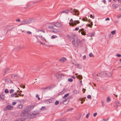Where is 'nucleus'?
<instances>
[{"label":"nucleus","mask_w":121,"mask_h":121,"mask_svg":"<svg viewBox=\"0 0 121 121\" xmlns=\"http://www.w3.org/2000/svg\"><path fill=\"white\" fill-rule=\"evenodd\" d=\"M17 77V75L16 74H13L11 76L12 78L13 79H14L15 78V77Z\"/></svg>","instance_id":"aec40b11"},{"label":"nucleus","mask_w":121,"mask_h":121,"mask_svg":"<svg viewBox=\"0 0 121 121\" xmlns=\"http://www.w3.org/2000/svg\"><path fill=\"white\" fill-rule=\"evenodd\" d=\"M116 32V31L115 30H114L112 31L111 32V33L112 35H113L115 34Z\"/></svg>","instance_id":"2f4dec72"},{"label":"nucleus","mask_w":121,"mask_h":121,"mask_svg":"<svg viewBox=\"0 0 121 121\" xmlns=\"http://www.w3.org/2000/svg\"><path fill=\"white\" fill-rule=\"evenodd\" d=\"M62 76H64V74H57L56 75V76L57 79L61 78H62Z\"/></svg>","instance_id":"9b49d317"},{"label":"nucleus","mask_w":121,"mask_h":121,"mask_svg":"<svg viewBox=\"0 0 121 121\" xmlns=\"http://www.w3.org/2000/svg\"><path fill=\"white\" fill-rule=\"evenodd\" d=\"M112 6L113 9H115L117 8L118 5L116 4H112Z\"/></svg>","instance_id":"ddd939ff"},{"label":"nucleus","mask_w":121,"mask_h":121,"mask_svg":"<svg viewBox=\"0 0 121 121\" xmlns=\"http://www.w3.org/2000/svg\"><path fill=\"white\" fill-rule=\"evenodd\" d=\"M93 25V22H91L90 23V24H88L87 25V26H88L89 27H90L91 28L92 27V26Z\"/></svg>","instance_id":"f3484780"},{"label":"nucleus","mask_w":121,"mask_h":121,"mask_svg":"<svg viewBox=\"0 0 121 121\" xmlns=\"http://www.w3.org/2000/svg\"><path fill=\"white\" fill-rule=\"evenodd\" d=\"M89 113L87 114L86 115V118H88L89 116Z\"/></svg>","instance_id":"de8ad7c7"},{"label":"nucleus","mask_w":121,"mask_h":121,"mask_svg":"<svg viewBox=\"0 0 121 121\" xmlns=\"http://www.w3.org/2000/svg\"><path fill=\"white\" fill-rule=\"evenodd\" d=\"M11 96L12 97H15V95H14V94H12V95H11Z\"/></svg>","instance_id":"79ce46f5"},{"label":"nucleus","mask_w":121,"mask_h":121,"mask_svg":"<svg viewBox=\"0 0 121 121\" xmlns=\"http://www.w3.org/2000/svg\"><path fill=\"white\" fill-rule=\"evenodd\" d=\"M6 108L9 110H11L13 109V107L11 105H8L6 107Z\"/></svg>","instance_id":"f8f14e48"},{"label":"nucleus","mask_w":121,"mask_h":121,"mask_svg":"<svg viewBox=\"0 0 121 121\" xmlns=\"http://www.w3.org/2000/svg\"><path fill=\"white\" fill-rule=\"evenodd\" d=\"M76 77H77V76H76ZM77 77L78 79H81L82 78V76L80 75H78L77 76Z\"/></svg>","instance_id":"a211bd4d"},{"label":"nucleus","mask_w":121,"mask_h":121,"mask_svg":"<svg viewBox=\"0 0 121 121\" xmlns=\"http://www.w3.org/2000/svg\"><path fill=\"white\" fill-rule=\"evenodd\" d=\"M45 108L44 107H41L40 109L42 110H44L45 109Z\"/></svg>","instance_id":"a18cd8bd"},{"label":"nucleus","mask_w":121,"mask_h":121,"mask_svg":"<svg viewBox=\"0 0 121 121\" xmlns=\"http://www.w3.org/2000/svg\"><path fill=\"white\" fill-rule=\"evenodd\" d=\"M47 101L49 103H52L53 101V100L51 99H49L47 100Z\"/></svg>","instance_id":"cd10ccee"},{"label":"nucleus","mask_w":121,"mask_h":121,"mask_svg":"<svg viewBox=\"0 0 121 121\" xmlns=\"http://www.w3.org/2000/svg\"><path fill=\"white\" fill-rule=\"evenodd\" d=\"M116 56L118 57H120L121 56V55L119 54H117L116 55Z\"/></svg>","instance_id":"37998d69"},{"label":"nucleus","mask_w":121,"mask_h":121,"mask_svg":"<svg viewBox=\"0 0 121 121\" xmlns=\"http://www.w3.org/2000/svg\"><path fill=\"white\" fill-rule=\"evenodd\" d=\"M66 60V59L65 57H63L62 58L60 59L59 61H65Z\"/></svg>","instance_id":"dca6fc26"},{"label":"nucleus","mask_w":121,"mask_h":121,"mask_svg":"<svg viewBox=\"0 0 121 121\" xmlns=\"http://www.w3.org/2000/svg\"><path fill=\"white\" fill-rule=\"evenodd\" d=\"M87 98L88 99H90L91 98V96L90 95H89L87 96Z\"/></svg>","instance_id":"4c0bfd02"},{"label":"nucleus","mask_w":121,"mask_h":121,"mask_svg":"<svg viewBox=\"0 0 121 121\" xmlns=\"http://www.w3.org/2000/svg\"><path fill=\"white\" fill-rule=\"evenodd\" d=\"M97 112H95L93 114V116L94 117H95L97 115Z\"/></svg>","instance_id":"49530a36"},{"label":"nucleus","mask_w":121,"mask_h":121,"mask_svg":"<svg viewBox=\"0 0 121 121\" xmlns=\"http://www.w3.org/2000/svg\"><path fill=\"white\" fill-rule=\"evenodd\" d=\"M80 85L81 86L82 85V81L81 80L80 81Z\"/></svg>","instance_id":"052dcab7"},{"label":"nucleus","mask_w":121,"mask_h":121,"mask_svg":"<svg viewBox=\"0 0 121 121\" xmlns=\"http://www.w3.org/2000/svg\"><path fill=\"white\" fill-rule=\"evenodd\" d=\"M68 9L69 12H70L73 15L78 16L79 14L78 11L75 9H73L72 8H69Z\"/></svg>","instance_id":"f03ea898"},{"label":"nucleus","mask_w":121,"mask_h":121,"mask_svg":"<svg viewBox=\"0 0 121 121\" xmlns=\"http://www.w3.org/2000/svg\"><path fill=\"white\" fill-rule=\"evenodd\" d=\"M42 39L43 41H44V40L45 41H46V40L44 38V37H43V38H42Z\"/></svg>","instance_id":"e2e57ef3"},{"label":"nucleus","mask_w":121,"mask_h":121,"mask_svg":"<svg viewBox=\"0 0 121 121\" xmlns=\"http://www.w3.org/2000/svg\"><path fill=\"white\" fill-rule=\"evenodd\" d=\"M28 112L29 111H28L25 110L23 112L21 113V115L23 117L27 116L28 115Z\"/></svg>","instance_id":"20e7f679"},{"label":"nucleus","mask_w":121,"mask_h":121,"mask_svg":"<svg viewBox=\"0 0 121 121\" xmlns=\"http://www.w3.org/2000/svg\"><path fill=\"white\" fill-rule=\"evenodd\" d=\"M69 95V94L68 93L67 94H66L63 97V98H65V97H66L67 96Z\"/></svg>","instance_id":"7c9ffc66"},{"label":"nucleus","mask_w":121,"mask_h":121,"mask_svg":"<svg viewBox=\"0 0 121 121\" xmlns=\"http://www.w3.org/2000/svg\"><path fill=\"white\" fill-rule=\"evenodd\" d=\"M70 21H72V22L71 24H70V25H71L73 26H74L76 25L77 24H78L80 23V22L79 21L75 20L73 21L72 20V19H71ZM69 23L70 24V23Z\"/></svg>","instance_id":"7ed1b4c3"},{"label":"nucleus","mask_w":121,"mask_h":121,"mask_svg":"<svg viewBox=\"0 0 121 121\" xmlns=\"http://www.w3.org/2000/svg\"><path fill=\"white\" fill-rule=\"evenodd\" d=\"M95 32H94L93 33H91V34L90 35H89V36H90L91 37H92L93 36H94V35H95Z\"/></svg>","instance_id":"393cba45"},{"label":"nucleus","mask_w":121,"mask_h":121,"mask_svg":"<svg viewBox=\"0 0 121 121\" xmlns=\"http://www.w3.org/2000/svg\"><path fill=\"white\" fill-rule=\"evenodd\" d=\"M73 109V108H71L69 109H68L67 110V111H71Z\"/></svg>","instance_id":"3c124183"},{"label":"nucleus","mask_w":121,"mask_h":121,"mask_svg":"<svg viewBox=\"0 0 121 121\" xmlns=\"http://www.w3.org/2000/svg\"><path fill=\"white\" fill-rule=\"evenodd\" d=\"M0 97L2 99H4V95H0Z\"/></svg>","instance_id":"c756f323"},{"label":"nucleus","mask_w":121,"mask_h":121,"mask_svg":"<svg viewBox=\"0 0 121 121\" xmlns=\"http://www.w3.org/2000/svg\"><path fill=\"white\" fill-rule=\"evenodd\" d=\"M6 81H7L8 82H9L10 83H13V82L12 81L10 80H8L7 79H6Z\"/></svg>","instance_id":"b1692460"},{"label":"nucleus","mask_w":121,"mask_h":121,"mask_svg":"<svg viewBox=\"0 0 121 121\" xmlns=\"http://www.w3.org/2000/svg\"><path fill=\"white\" fill-rule=\"evenodd\" d=\"M73 92L75 94H77L79 92L76 90H74L73 91Z\"/></svg>","instance_id":"bb28decb"},{"label":"nucleus","mask_w":121,"mask_h":121,"mask_svg":"<svg viewBox=\"0 0 121 121\" xmlns=\"http://www.w3.org/2000/svg\"><path fill=\"white\" fill-rule=\"evenodd\" d=\"M60 92L61 93V94L62 95L64 93V91L63 90V91H62Z\"/></svg>","instance_id":"4d7b16f0"},{"label":"nucleus","mask_w":121,"mask_h":121,"mask_svg":"<svg viewBox=\"0 0 121 121\" xmlns=\"http://www.w3.org/2000/svg\"><path fill=\"white\" fill-rule=\"evenodd\" d=\"M81 100L82 101H85V99L83 98H82L81 99Z\"/></svg>","instance_id":"bf43d9fd"},{"label":"nucleus","mask_w":121,"mask_h":121,"mask_svg":"<svg viewBox=\"0 0 121 121\" xmlns=\"http://www.w3.org/2000/svg\"><path fill=\"white\" fill-rule=\"evenodd\" d=\"M68 99L66 98H65L64 100L63 101V102L64 103L65 102H66L67 101Z\"/></svg>","instance_id":"ea45409f"},{"label":"nucleus","mask_w":121,"mask_h":121,"mask_svg":"<svg viewBox=\"0 0 121 121\" xmlns=\"http://www.w3.org/2000/svg\"><path fill=\"white\" fill-rule=\"evenodd\" d=\"M113 105L115 108H117L119 106V102L118 101H116L113 103Z\"/></svg>","instance_id":"1a4fd4ad"},{"label":"nucleus","mask_w":121,"mask_h":121,"mask_svg":"<svg viewBox=\"0 0 121 121\" xmlns=\"http://www.w3.org/2000/svg\"><path fill=\"white\" fill-rule=\"evenodd\" d=\"M59 103V102L58 101L56 100L55 103V104L56 105H57Z\"/></svg>","instance_id":"e433bc0d"},{"label":"nucleus","mask_w":121,"mask_h":121,"mask_svg":"<svg viewBox=\"0 0 121 121\" xmlns=\"http://www.w3.org/2000/svg\"><path fill=\"white\" fill-rule=\"evenodd\" d=\"M62 26V24L58 22L53 23L50 24L48 26V28L49 29H52V32L53 33H57L58 32V30L57 29L55 28V27H60Z\"/></svg>","instance_id":"f257e3e1"},{"label":"nucleus","mask_w":121,"mask_h":121,"mask_svg":"<svg viewBox=\"0 0 121 121\" xmlns=\"http://www.w3.org/2000/svg\"><path fill=\"white\" fill-rule=\"evenodd\" d=\"M79 32H81V34L82 35H85L86 34V32L82 28L81 29L79 30Z\"/></svg>","instance_id":"9d476101"},{"label":"nucleus","mask_w":121,"mask_h":121,"mask_svg":"<svg viewBox=\"0 0 121 121\" xmlns=\"http://www.w3.org/2000/svg\"><path fill=\"white\" fill-rule=\"evenodd\" d=\"M65 119L64 118H62V119H58L56 120L55 121H64Z\"/></svg>","instance_id":"412c9836"},{"label":"nucleus","mask_w":121,"mask_h":121,"mask_svg":"<svg viewBox=\"0 0 121 121\" xmlns=\"http://www.w3.org/2000/svg\"><path fill=\"white\" fill-rule=\"evenodd\" d=\"M20 21V20L19 19H17L16 20V21L17 22H19Z\"/></svg>","instance_id":"680f3d73"},{"label":"nucleus","mask_w":121,"mask_h":121,"mask_svg":"<svg viewBox=\"0 0 121 121\" xmlns=\"http://www.w3.org/2000/svg\"><path fill=\"white\" fill-rule=\"evenodd\" d=\"M103 2L104 3V4H105L106 2V0H103Z\"/></svg>","instance_id":"774afa93"},{"label":"nucleus","mask_w":121,"mask_h":121,"mask_svg":"<svg viewBox=\"0 0 121 121\" xmlns=\"http://www.w3.org/2000/svg\"><path fill=\"white\" fill-rule=\"evenodd\" d=\"M110 20V19L109 17L107 18L105 20V21L109 20Z\"/></svg>","instance_id":"6e6d98bb"},{"label":"nucleus","mask_w":121,"mask_h":121,"mask_svg":"<svg viewBox=\"0 0 121 121\" xmlns=\"http://www.w3.org/2000/svg\"><path fill=\"white\" fill-rule=\"evenodd\" d=\"M77 65L78 66V68L79 69H81V67H80V66H79V64H77Z\"/></svg>","instance_id":"13d9d810"},{"label":"nucleus","mask_w":121,"mask_h":121,"mask_svg":"<svg viewBox=\"0 0 121 121\" xmlns=\"http://www.w3.org/2000/svg\"><path fill=\"white\" fill-rule=\"evenodd\" d=\"M9 71V69L8 68L6 69L3 71V75L4 76L5 74L8 73Z\"/></svg>","instance_id":"0eeeda50"},{"label":"nucleus","mask_w":121,"mask_h":121,"mask_svg":"<svg viewBox=\"0 0 121 121\" xmlns=\"http://www.w3.org/2000/svg\"><path fill=\"white\" fill-rule=\"evenodd\" d=\"M82 20L84 21H87L88 20L86 17L83 18L82 19Z\"/></svg>","instance_id":"4be33fe9"},{"label":"nucleus","mask_w":121,"mask_h":121,"mask_svg":"<svg viewBox=\"0 0 121 121\" xmlns=\"http://www.w3.org/2000/svg\"><path fill=\"white\" fill-rule=\"evenodd\" d=\"M71 77L75 79V77L74 76H71Z\"/></svg>","instance_id":"338daca9"},{"label":"nucleus","mask_w":121,"mask_h":121,"mask_svg":"<svg viewBox=\"0 0 121 121\" xmlns=\"http://www.w3.org/2000/svg\"><path fill=\"white\" fill-rule=\"evenodd\" d=\"M23 106L22 104H19L18 105L17 107L19 108H22Z\"/></svg>","instance_id":"a878e982"},{"label":"nucleus","mask_w":121,"mask_h":121,"mask_svg":"<svg viewBox=\"0 0 121 121\" xmlns=\"http://www.w3.org/2000/svg\"><path fill=\"white\" fill-rule=\"evenodd\" d=\"M86 57L85 55H84L83 57V60H84L86 59Z\"/></svg>","instance_id":"09e8293b"},{"label":"nucleus","mask_w":121,"mask_h":121,"mask_svg":"<svg viewBox=\"0 0 121 121\" xmlns=\"http://www.w3.org/2000/svg\"><path fill=\"white\" fill-rule=\"evenodd\" d=\"M61 13H65L68 14L69 13V11L68 9H66L62 11L61 12Z\"/></svg>","instance_id":"4468645a"},{"label":"nucleus","mask_w":121,"mask_h":121,"mask_svg":"<svg viewBox=\"0 0 121 121\" xmlns=\"http://www.w3.org/2000/svg\"><path fill=\"white\" fill-rule=\"evenodd\" d=\"M119 11H121V5L120 6V7L119 8Z\"/></svg>","instance_id":"0e129e2a"},{"label":"nucleus","mask_w":121,"mask_h":121,"mask_svg":"<svg viewBox=\"0 0 121 121\" xmlns=\"http://www.w3.org/2000/svg\"><path fill=\"white\" fill-rule=\"evenodd\" d=\"M68 81L70 82H72L73 81V79L71 78H69L68 79Z\"/></svg>","instance_id":"473e14b6"},{"label":"nucleus","mask_w":121,"mask_h":121,"mask_svg":"<svg viewBox=\"0 0 121 121\" xmlns=\"http://www.w3.org/2000/svg\"><path fill=\"white\" fill-rule=\"evenodd\" d=\"M14 91L13 89H11L10 90V93H13Z\"/></svg>","instance_id":"58836bf2"},{"label":"nucleus","mask_w":121,"mask_h":121,"mask_svg":"<svg viewBox=\"0 0 121 121\" xmlns=\"http://www.w3.org/2000/svg\"><path fill=\"white\" fill-rule=\"evenodd\" d=\"M93 55L92 54V53H89V56L91 57L92 56H93Z\"/></svg>","instance_id":"a19ab883"},{"label":"nucleus","mask_w":121,"mask_h":121,"mask_svg":"<svg viewBox=\"0 0 121 121\" xmlns=\"http://www.w3.org/2000/svg\"><path fill=\"white\" fill-rule=\"evenodd\" d=\"M57 37V36H56V35H53L52 36L51 38L52 39H54L55 38H56Z\"/></svg>","instance_id":"c9c22d12"},{"label":"nucleus","mask_w":121,"mask_h":121,"mask_svg":"<svg viewBox=\"0 0 121 121\" xmlns=\"http://www.w3.org/2000/svg\"><path fill=\"white\" fill-rule=\"evenodd\" d=\"M109 119V118H107L106 119H103V120L104 121H108Z\"/></svg>","instance_id":"8fccbe9b"},{"label":"nucleus","mask_w":121,"mask_h":121,"mask_svg":"<svg viewBox=\"0 0 121 121\" xmlns=\"http://www.w3.org/2000/svg\"><path fill=\"white\" fill-rule=\"evenodd\" d=\"M76 44H78L82 43V41L80 40L79 39H76Z\"/></svg>","instance_id":"2eb2a0df"},{"label":"nucleus","mask_w":121,"mask_h":121,"mask_svg":"<svg viewBox=\"0 0 121 121\" xmlns=\"http://www.w3.org/2000/svg\"><path fill=\"white\" fill-rule=\"evenodd\" d=\"M17 91L15 92L14 94L15 95V97H18V93H17Z\"/></svg>","instance_id":"c85d7f7f"},{"label":"nucleus","mask_w":121,"mask_h":121,"mask_svg":"<svg viewBox=\"0 0 121 121\" xmlns=\"http://www.w3.org/2000/svg\"><path fill=\"white\" fill-rule=\"evenodd\" d=\"M12 104L13 105H15L16 104V102H14L12 103Z\"/></svg>","instance_id":"864d4df0"},{"label":"nucleus","mask_w":121,"mask_h":121,"mask_svg":"<svg viewBox=\"0 0 121 121\" xmlns=\"http://www.w3.org/2000/svg\"><path fill=\"white\" fill-rule=\"evenodd\" d=\"M90 17L91 18L93 19L94 18V16H93L92 15V14H90Z\"/></svg>","instance_id":"c03bdc74"},{"label":"nucleus","mask_w":121,"mask_h":121,"mask_svg":"<svg viewBox=\"0 0 121 121\" xmlns=\"http://www.w3.org/2000/svg\"><path fill=\"white\" fill-rule=\"evenodd\" d=\"M36 97L37 98H38V100H40V98L39 97L38 95H36Z\"/></svg>","instance_id":"72a5a7b5"},{"label":"nucleus","mask_w":121,"mask_h":121,"mask_svg":"<svg viewBox=\"0 0 121 121\" xmlns=\"http://www.w3.org/2000/svg\"><path fill=\"white\" fill-rule=\"evenodd\" d=\"M31 20H23L21 22V25H24L26 24H28L30 23Z\"/></svg>","instance_id":"39448f33"},{"label":"nucleus","mask_w":121,"mask_h":121,"mask_svg":"<svg viewBox=\"0 0 121 121\" xmlns=\"http://www.w3.org/2000/svg\"><path fill=\"white\" fill-rule=\"evenodd\" d=\"M79 29V28L78 27H76L75 29V30L77 31Z\"/></svg>","instance_id":"5fc2aeb1"},{"label":"nucleus","mask_w":121,"mask_h":121,"mask_svg":"<svg viewBox=\"0 0 121 121\" xmlns=\"http://www.w3.org/2000/svg\"><path fill=\"white\" fill-rule=\"evenodd\" d=\"M4 92L5 93H9V91L8 89H6L4 90Z\"/></svg>","instance_id":"f704fd0d"},{"label":"nucleus","mask_w":121,"mask_h":121,"mask_svg":"<svg viewBox=\"0 0 121 121\" xmlns=\"http://www.w3.org/2000/svg\"><path fill=\"white\" fill-rule=\"evenodd\" d=\"M103 74L104 75L107 77H111L112 75V73L111 72H105Z\"/></svg>","instance_id":"6e6552de"},{"label":"nucleus","mask_w":121,"mask_h":121,"mask_svg":"<svg viewBox=\"0 0 121 121\" xmlns=\"http://www.w3.org/2000/svg\"><path fill=\"white\" fill-rule=\"evenodd\" d=\"M106 100L107 102H109L111 100L110 98L109 97H108L106 99Z\"/></svg>","instance_id":"5701e85b"},{"label":"nucleus","mask_w":121,"mask_h":121,"mask_svg":"<svg viewBox=\"0 0 121 121\" xmlns=\"http://www.w3.org/2000/svg\"><path fill=\"white\" fill-rule=\"evenodd\" d=\"M27 34L30 35L31 34V32L30 31H28L27 32Z\"/></svg>","instance_id":"603ef678"},{"label":"nucleus","mask_w":121,"mask_h":121,"mask_svg":"<svg viewBox=\"0 0 121 121\" xmlns=\"http://www.w3.org/2000/svg\"><path fill=\"white\" fill-rule=\"evenodd\" d=\"M76 43L75 40H73L72 41V44L73 45L74 47H76Z\"/></svg>","instance_id":"6ab92c4d"},{"label":"nucleus","mask_w":121,"mask_h":121,"mask_svg":"<svg viewBox=\"0 0 121 121\" xmlns=\"http://www.w3.org/2000/svg\"><path fill=\"white\" fill-rule=\"evenodd\" d=\"M39 112H35L31 114V116H33V117L34 118L39 116Z\"/></svg>","instance_id":"423d86ee"},{"label":"nucleus","mask_w":121,"mask_h":121,"mask_svg":"<svg viewBox=\"0 0 121 121\" xmlns=\"http://www.w3.org/2000/svg\"><path fill=\"white\" fill-rule=\"evenodd\" d=\"M18 50H20L21 49H22V48H21L20 47H18Z\"/></svg>","instance_id":"69168bd1"}]
</instances>
